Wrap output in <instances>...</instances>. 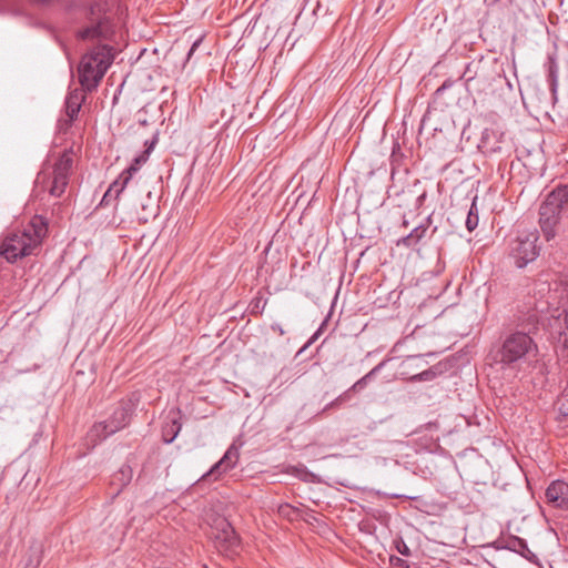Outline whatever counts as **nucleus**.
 <instances>
[{
	"label": "nucleus",
	"mask_w": 568,
	"mask_h": 568,
	"mask_svg": "<svg viewBox=\"0 0 568 568\" xmlns=\"http://www.w3.org/2000/svg\"><path fill=\"white\" fill-rule=\"evenodd\" d=\"M133 413V404L131 400H122L119 406L114 408L110 417L93 426L92 432L100 438H106L108 436L116 433L129 425Z\"/></svg>",
	"instance_id": "nucleus-6"
},
{
	"label": "nucleus",
	"mask_w": 568,
	"mask_h": 568,
	"mask_svg": "<svg viewBox=\"0 0 568 568\" xmlns=\"http://www.w3.org/2000/svg\"><path fill=\"white\" fill-rule=\"evenodd\" d=\"M181 427H182V425L178 420L176 415L170 413L168 415V420L165 422V424L162 427L163 442L166 444H171L179 435Z\"/></svg>",
	"instance_id": "nucleus-19"
},
{
	"label": "nucleus",
	"mask_w": 568,
	"mask_h": 568,
	"mask_svg": "<svg viewBox=\"0 0 568 568\" xmlns=\"http://www.w3.org/2000/svg\"><path fill=\"white\" fill-rule=\"evenodd\" d=\"M427 229L426 225L416 226L408 235L400 240V243L407 247L414 246L425 236Z\"/></svg>",
	"instance_id": "nucleus-22"
},
{
	"label": "nucleus",
	"mask_w": 568,
	"mask_h": 568,
	"mask_svg": "<svg viewBox=\"0 0 568 568\" xmlns=\"http://www.w3.org/2000/svg\"><path fill=\"white\" fill-rule=\"evenodd\" d=\"M558 410L562 416H568V392L558 398Z\"/></svg>",
	"instance_id": "nucleus-26"
},
{
	"label": "nucleus",
	"mask_w": 568,
	"mask_h": 568,
	"mask_svg": "<svg viewBox=\"0 0 568 568\" xmlns=\"http://www.w3.org/2000/svg\"><path fill=\"white\" fill-rule=\"evenodd\" d=\"M463 78L465 79V81L468 83L470 82L471 80H474L475 78V72L471 71V64H467L465 71H464V74H463Z\"/></svg>",
	"instance_id": "nucleus-35"
},
{
	"label": "nucleus",
	"mask_w": 568,
	"mask_h": 568,
	"mask_svg": "<svg viewBox=\"0 0 568 568\" xmlns=\"http://www.w3.org/2000/svg\"><path fill=\"white\" fill-rule=\"evenodd\" d=\"M91 24L78 31V38L81 40L105 38L108 24L102 20L90 21Z\"/></svg>",
	"instance_id": "nucleus-16"
},
{
	"label": "nucleus",
	"mask_w": 568,
	"mask_h": 568,
	"mask_svg": "<svg viewBox=\"0 0 568 568\" xmlns=\"http://www.w3.org/2000/svg\"><path fill=\"white\" fill-rule=\"evenodd\" d=\"M271 328H272L273 332H276L280 335H284L285 334L284 329L282 328V326L280 324H273L271 326Z\"/></svg>",
	"instance_id": "nucleus-38"
},
{
	"label": "nucleus",
	"mask_w": 568,
	"mask_h": 568,
	"mask_svg": "<svg viewBox=\"0 0 568 568\" xmlns=\"http://www.w3.org/2000/svg\"><path fill=\"white\" fill-rule=\"evenodd\" d=\"M285 508H291L290 505H285L284 507H281V510L284 511Z\"/></svg>",
	"instance_id": "nucleus-42"
},
{
	"label": "nucleus",
	"mask_w": 568,
	"mask_h": 568,
	"mask_svg": "<svg viewBox=\"0 0 568 568\" xmlns=\"http://www.w3.org/2000/svg\"><path fill=\"white\" fill-rule=\"evenodd\" d=\"M491 546L497 549V550H500V549H506V537H500L498 539H496Z\"/></svg>",
	"instance_id": "nucleus-36"
},
{
	"label": "nucleus",
	"mask_w": 568,
	"mask_h": 568,
	"mask_svg": "<svg viewBox=\"0 0 568 568\" xmlns=\"http://www.w3.org/2000/svg\"><path fill=\"white\" fill-rule=\"evenodd\" d=\"M537 233H523L510 242L509 254L514 258L517 267H524L529 262L536 260L539 255V247L537 246Z\"/></svg>",
	"instance_id": "nucleus-7"
},
{
	"label": "nucleus",
	"mask_w": 568,
	"mask_h": 568,
	"mask_svg": "<svg viewBox=\"0 0 568 568\" xmlns=\"http://www.w3.org/2000/svg\"><path fill=\"white\" fill-rule=\"evenodd\" d=\"M50 181V176L47 175L44 172H40L36 180V187H45L47 182Z\"/></svg>",
	"instance_id": "nucleus-30"
},
{
	"label": "nucleus",
	"mask_w": 568,
	"mask_h": 568,
	"mask_svg": "<svg viewBox=\"0 0 568 568\" xmlns=\"http://www.w3.org/2000/svg\"><path fill=\"white\" fill-rule=\"evenodd\" d=\"M504 133L494 129H485L478 143L479 151L485 155L503 154L505 152Z\"/></svg>",
	"instance_id": "nucleus-10"
},
{
	"label": "nucleus",
	"mask_w": 568,
	"mask_h": 568,
	"mask_svg": "<svg viewBox=\"0 0 568 568\" xmlns=\"http://www.w3.org/2000/svg\"><path fill=\"white\" fill-rule=\"evenodd\" d=\"M342 406H344V403L339 399V397L337 396L335 399H333L332 402H329L327 405L324 406V408L322 409V412L320 414H325L327 413L329 409H339Z\"/></svg>",
	"instance_id": "nucleus-27"
},
{
	"label": "nucleus",
	"mask_w": 568,
	"mask_h": 568,
	"mask_svg": "<svg viewBox=\"0 0 568 568\" xmlns=\"http://www.w3.org/2000/svg\"><path fill=\"white\" fill-rule=\"evenodd\" d=\"M215 550L221 555L233 558L240 552V539L225 517L215 516Z\"/></svg>",
	"instance_id": "nucleus-5"
},
{
	"label": "nucleus",
	"mask_w": 568,
	"mask_h": 568,
	"mask_svg": "<svg viewBox=\"0 0 568 568\" xmlns=\"http://www.w3.org/2000/svg\"><path fill=\"white\" fill-rule=\"evenodd\" d=\"M133 477V470L129 465H123L116 473L113 474L111 486L114 488V496H118L124 487H126Z\"/></svg>",
	"instance_id": "nucleus-15"
},
{
	"label": "nucleus",
	"mask_w": 568,
	"mask_h": 568,
	"mask_svg": "<svg viewBox=\"0 0 568 568\" xmlns=\"http://www.w3.org/2000/svg\"><path fill=\"white\" fill-rule=\"evenodd\" d=\"M476 202L477 196L474 197L466 219V229L469 232H473L477 227L479 221L478 207Z\"/></svg>",
	"instance_id": "nucleus-23"
},
{
	"label": "nucleus",
	"mask_w": 568,
	"mask_h": 568,
	"mask_svg": "<svg viewBox=\"0 0 568 568\" xmlns=\"http://www.w3.org/2000/svg\"><path fill=\"white\" fill-rule=\"evenodd\" d=\"M261 303H262V298H255L252 303H251V306H252V313H261L262 310L264 308V305H265V302L263 303V305L261 306Z\"/></svg>",
	"instance_id": "nucleus-34"
},
{
	"label": "nucleus",
	"mask_w": 568,
	"mask_h": 568,
	"mask_svg": "<svg viewBox=\"0 0 568 568\" xmlns=\"http://www.w3.org/2000/svg\"><path fill=\"white\" fill-rule=\"evenodd\" d=\"M47 232L45 221L42 217L34 216L23 230L13 231L3 239L0 244V255L9 263L36 255Z\"/></svg>",
	"instance_id": "nucleus-1"
},
{
	"label": "nucleus",
	"mask_w": 568,
	"mask_h": 568,
	"mask_svg": "<svg viewBox=\"0 0 568 568\" xmlns=\"http://www.w3.org/2000/svg\"><path fill=\"white\" fill-rule=\"evenodd\" d=\"M159 141V133H154L151 140L144 142L145 150L135 156L128 169H125L120 175L129 183L133 174L136 173L140 168L149 160L151 152L154 150Z\"/></svg>",
	"instance_id": "nucleus-12"
},
{
	"label": "nucleus",
	"mask_w": 568,
	"mask_h": 568,
	"mask_svg": "<svg viewBox=\"0 0 568 568\" xmlns=\"http://www.w3.org/2000/svg\"><path fill=\"white\" fill-rule=\"evenodd\" d=\"M424 197H425V194H422V195L418 197V200H422V199H424Z\"/></svg>",
	"instance_id": "nucleus-43"
},
{
	"label": "nucleus",
	"mask_w": 568,
	"mask_h": 568,
	"mask_svg": "<svg viewBox=\"0 0 568 568\" xmlns=\"http://www.w3.org/2000/svg\"><path fill=\"white\" fill-rule=\"evenodd\" d=\"M113 60L112 48L102 44L85 53L79 64V81L88 91L95 89Z\"/></svg>",
	"instance_id": "nucleus-3"
},
{
	"label": "nucleus",
	"mask_w": 568,
	"mask_h": 568,
	"mask_svg": "<svg viewBox=\"0 0 568 568\" xmlns=\"http://www.w3.org/2000/svg\"><path fill=\"white\" fill-rule=\"evenodd\" d=\"M439 373H440V371L438 369L437 366H432L428 369L412 376L410 381L412 382H429V381H433Z\"/></svg>",
	"instance_id": "nucleus-24"
},
{
	"label": "nucleus",
	"mask_w": 568,
	"mask_h": 568,
	"mask_svg": "<svg viewBox=\"0 0 568 568\" xmlns=\"http://www.w3.org/2000/svg\"><path fill=\"white\" fill-rule=\"evenodd\" d=\"M42 560V547L34 542L30 546L26 557L23 558L22 568H38Z\"/></svg>",
	"instance_id": "nucleus-20"
},
{
	"label": "nucleus",
	"mask_w": 568,
	"mask_h": 568,
	"mask_svg": "<svg viewBox=\"0 0 568 568\" xmlns=\"http://www.w3.org/2000/svg\"><path fill=\"white\" fill-rule=\"evenodd\" d=\"M239 448L235 444H232L225 452L223 458L215 463V477L235 466L239 460Z\"/></svg>",
	"instance_id": "nucleus-17"
},
{
	"label": "nucleus",
	"mask_w": 568,
	"mask_h": 568,
	"mask_svg": "<svg viewBox=\"0 0 568 568\" xmlns=\"http://www.w3.org/2000/svg\"><path fill=\"white\" fill-rule=\"evenodd\" d=\"M396 549L403 556H410V549L403 539L396 541Z\"/></svg>",
	"instance_id": "nucleus-29"
},
{
	"label": "nucleus",
	"mask_w": 568,
	"mask_h": 568,
	"mask_svg": "<svg viewBox=\"0 0 568 568\" xmlns=\"http://www.w3.org/2000/svg\"><path fill=\"white\" fill-rule=\"evenodd\" d=\"M548 302L536 303L535 306L520 318V326L529 336L535 333L539 326H544L548 320Z\"/></svg>",
	"instance_id": "nucleus-9"
},
{
	"label": "nucleus",
	"mask_w": 568,
	"mask_h": 568,
	"mask_svg": "<svg viewBox=\"0 0 568 568\" xmlns=\"http://www.w3.org/2000/svg\"><path fill=\"white\" fill-rule=\"evenodd\" d=\"M385 362H381L378 365H376L374 368H372L366 375H364V377L371 382L374 379V377L377 375V373L382 369V367L384 366Z\"/></svg>",
	"instance_id": "nucleus-31"
},
{
	"label": "nucleus",
	"mask_w": 568,
	"mask_h": 568,
	"mask_svg": "<svg viewBox=\"0 0 568 568\" xmlns=\"http://www.w3.org/2000/svg\"><path fill=\"white\" fill-rule=\"evenodd\" d=\"M84 97L79 89L70 91L65 98V113L69 118V122L72 123L81 110L82 101Z\"/></svg>",
	"instance_id": "nucleus-14"
},
{
	"label": "nucleus",
	"mask_w": 568,
	"mask_h": 568,
	"mask_svg": "<svg viewBox=\"0 0 568 568\" xmlns=\"http://www.w3.org/2000/svg\"><path fill=\"white\" fill-rule=\"evenodd\" d=\"M547 503L560 509H568V484L554 480L546 489Z\"/></svg>",
	"instance_id": "nucleus-11"
},
{
	"label": "nucleus",
	"mask_w": 568,
	"mask_h": 568,
	"mask_svg": "<svg viewBox=\"0 0 568 568\" xmlns=\"http://www.w3.org/2000/svg\"><path fill=\"white\" fill-rule=\"evenodd\" d=\"M354 394H356V393L354 390H351V387H349L345 392H343L341 395H338V397L345 405L353 399Z\"/></svg>",
	"instance_id": "nucleus-32"
},
{
	"label": "nucleus",
	"mask_w": 568,
	"mask_h": 568,
	"mask_svg": "<svg viewBox=\"0 0 568 568\" xmlns=\"http://www.w3.org/2000/svg\"><path fill=\"white\" fill-rule=\"evenodd\" d=\"M446 88L445 84H443L442 87H439L437 90H436V93H440L442 91H444Z\"/></svg>",
	"instance_id": "nucleus-41"
},
{
	"label": "nucleus",
	"mask_w": 568,
	"mask_h": 568,
	"mask_svg": "<svg viewBox=\"0 0 568 568\" xmlns=\"http://www.w3.org/2000/svg\"><path fill=\"white\" fill-rule=\"evenodd\" d=\"M73 168V158L71 151H64L53 165L52 180L50 181L49 193L54 197H60L69 184V179Z\"/></svg>",
	"instance_id": "nucleus-8"
},
{
	"label": "nucleus",
	"mask_w": 568,
	"mask_h": 568,
	"mask_svg": "<svg viewBox=\"0 0 568 568\" xmlns=\"http://www.w3.org/2000/svg\"><path fill=\"white\" fill-rule=\"evenodd\" d=\"M506 549L519 554L530 562L537 561V556L529 549L525 539L509 535L506 537Z\"/></svg>",
	"instance_id": "nucleus-13"
},
{
	"label": "nucleus",
	"mask_w": 568,
	"mask_h": 568,
	"mask_svg": "<svg viewBox=\"0 0 568 568\" xmlns=\"http://www.w3.org/2000/svg\"><path fill=\"white\" fill-rule=\"evenodd\" d=\"M390 564L399 568H408L407 561L399 557H390Z\"/></svg>",
	"instance_id": "nucleus-33"
},
{
	"label": "nucleus",
	"mask_w": 568,
	"mask_h": 568,
	"mask_svg": "<svg viewBox=\"0 0 568 568\" xmlns=\"http://www.w3.org/2000/svg\"><path fill=\"white\" fill-rule=\"evenodd\" d=\"M109 10V4L105 0H93L88 10V19L89 21L102 20L103 23L109 24L110 19L106 16Z\"/></svg>",
	"instance_id": "nucleus-18"
},
{
	"label": "nucleus",
	"mask_w": 568,
	"mask_h": 568,
	"mask_svg": "<svg viewBox=\"0 0 568 568\" xmlns=\"http://www.w3.org/2000/svg\"><path fill=\"white\" fill-rule=\"evenodd\" d=\"M213 474V466L206 471L204 477H210Z\"/></svg>",
	"instance_id": "nucleus-40"
},
{
	"label": "nucleus",
	"mask_w": 568,
	"mask_h": 568,
	"mask_svg": "<svg viewBox=\"0 0 568 568\" xmlns=\"http://www.w3.org/2000/svg\"><path fill=\"white\" fill-rule=\"evenodd\" d=\"M368 384L369 382L363 376L351 386V390H354L355 393H361L367 387Z\"/></svg>",
	"instance_id": "nucleus-28"
},
{
	"label": "nucleus",
	"mask_w": 568,
	"mask_h": 568,
	"mask_svg": "<svg viewBox=\"0 0 568 568\" xmlns=\"http://www.w3.org/2000/svg\"><path fill=\"white\" fill-rule=\"evenodd\" d=\"M536 351L537 345L527 333L516 332L505 338L494 358L497 363L511 366Z\"/></svg>",
	"instance_id": "nucleus-4"
},
{
	"label": "nucleus",
	"mask_w": 568,
	"mask_h": 568,
	"mask_svg": "<svg viewBox=\"0 0 568 568\" xmlns=\"http://www.w3.org/2000/svg\"><path fill=\"white\" fill-rule=\"evenodd\" d=\"M201 41H202V38H200V39H197L196 41L193 42V44H192V47H191V49H190V51L187 53V58L189 59L194 53V51L197 49V47L200 45Z\"/></svg>",
	"instance_id": "nucleus-37"
},
{
	"label": "nucleus",
	"mask_w": 568,
	"mask_h": 568,
	"mask_svg": "<svg viewBox=\"0 0 568 568\" xmlns=\"http://www.w3.org/2000/svg\"><path fill=\"white\" fill-rule=\"evenodd\" d=\"M568 219V185L551 191L539 207V225L547 241L557 235L561 219Z\"/></svg>",
	"instance_id": "nucleus-2"
},
{
	"label": "nucleus",
	"mask_w": 568,
	"mask_h": 568,
	"mask_svg": "<svg viewBox=\"0 0 568 568\" xmlns=\"http://www.w3.org/2000/svg\"><path fill=\"white\" fill-rule=\"evenodd\" d=\"M568 348V338L565 336L561 347V353H564Z\"/></svg>",
	"instance_id": "nucleus-39"
},
{
	"label": "nucleus",
	"mask_w": 568,
	"mask_h": 568,
	"mask_svg": "<svg viewBox=\"0 0 568 568\" xmlns=\"http://www.w3.org/2000/svg\"><path fill=\"white\" fill-rule=\"evenodd\" d=\"M548 80H549L550 89H551L552 93H555L557 90V84H558V65L555 62V60H552V59H550L549 64H548Z\"/></svg>",
	"instance_id": "nucleus-25"
},
{
	"label": "nucleus",
	"mask_w": 568,
	"mask_h": 568,
	"mask_svg": "<svg viewBox=\"0 0 568 568\" xmlns=\"http://www.w3.org/2000/svg\"><path fill=\"white\" fill-rule=\"evenodd\" d=\"M128 182L120 175L112 184L109 186L106 192L104 193L101 205H108L111 199H118L120 194L123 192Z\"/></svg>",
	"instance_id": "nucleus-21"
}]
</instances>
